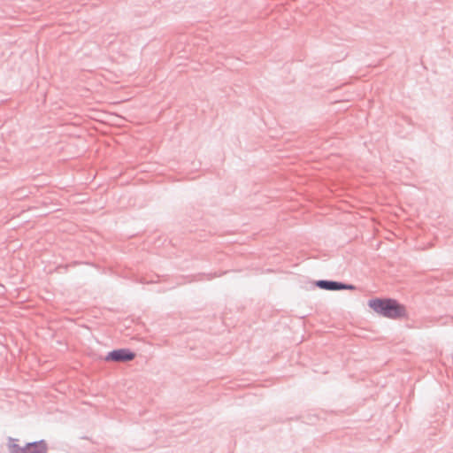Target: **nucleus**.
<instances>
[{"label": "nucleus", "mask_w": 453, "mask_h": 453, "mask_svg": "<svg viewBox=\"0 0 453 453\" xmlns=\"http://www.w3.org/2000/svg\"><path fill=\"white\" fill-rule=\"evenodd\" d=\"M369 307L376 313L389 319H400L406 316L405 307L393 299L374 298L368 302Z\"/></svg>", "instance_id": "nucleus-1"}, {"label": "nucleus", "mask_w": 453, "mask_h": 453, "mask_svg": "<svg viewBox=\"0 0 453 453\" xmlns=\"http://www.w3.org/2000/svg\"><path fill=\"white\" fill-rule=\"evenodd\" d=\"M47 447L43 441L27 443L26 445V453H46Z\"/></svg>", "instance_id": "nucleus-2"}, {"label": "nucleus", "mask_w": 453, "mask_h": 453, "mask_svg": "<svg viewBox=\"0 0 453 453\" xmlns=\"http://www.w3.org/2000/svg\"><path fill=\"white\" fill-rule=\"evenodd\" d=\"M318 286H319L322 288L328 289V290H337V289H343V288H349L352 289L353 287H346L344 285H342L338 282L334 281H326V280H320L318 282Z\"/></svg>", "instance_id": "nucleus-3"}, {"label": "nucleus", "mask_w": 453, "mask_h": 453, "mask_svg": "<svg viewBox=\"0 0 453 453\" xmlns=\"http://www.w3.org/2000/svg\"><path fill=\"white\" fill-rule=\"evenodd\" d=\"M111 357L115 361H129L134 357V355L125 350H117L111 353Z\"/></svg>", "instance_id": "nucleus-4"}, {"label": "nucleus", "mask_w": 453, "mask_h": 453, "mask_svg": "<svg viewBox=\"0 0 453 453\" xmlns=\"http://www.w3.org/2000/svg\"><path fill=\"white\" fill-rule=\"evenodd\" d=\"M11 453H26V446L21 447L17 443V440H11L9 443Z\"/></svg>", "instance_id": "nucleus-5"}]
</instances>
